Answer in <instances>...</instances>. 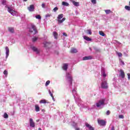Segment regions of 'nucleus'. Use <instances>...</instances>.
<instances>
[{
    "label": "nucleus",
    "instance_id": "obj_20",
    "mask_svg": "<svg viewBox=\"0 0 130 130\" xmlns=\"http://www.w3.org/2000/svg\"><path fill=\"white\" fill-rule=\"evenodd\" d=\"M53 37L55 38V39H58V34L56 31L53 32Z\"/></svg>",
    "mask_w": 130,
    "mask_h": 130
},
{
    "label": "nucleus",
    "instance_id": "obj_46",
    "mask_svg": "<svg viewBox=\"0 0 130 130\" xmlns=\"http://www.w3.org/2000/svg\"><path fill=\"white\" fill-rule=\"evenodd\" d=\"M63 36H65V37H68V35L67 34H66L65 32L63 33Z\"/></svg>",
    "mask_w": 130,
    "mask_h": 130
},
{
    "label": "nucleus",
    "instance_id": "obj_44",
    "mask_svg": "<svg viewBox=\"0 0 130 130\" xmlns=\"http://www.w3.org/2000/svg\"><path fill=\"white\" fill-rule=\"evenodd\" d=\"M42 7H43V8H45V4H42Z\"/></svg>",
    "mask_w": 130,
    "mask_h": 130
},
{
    "label": "nucleus",
    "instance_id": "obj_42",
    "mask_svg": "<svg viewBox=\"0 0 130 130\" xmlns=\"http://www.w3.org/2000/svg\"><path fill=\"white\" fill-rule=\"evenodd\" d=\"M110 114V112L109 110H108L107 112H106V115H109Z\"/></svg>",
    "mask_w": 130,
    "mask_h": 130
},
{
    "label": "nucleus",
    "instance_id": "obj_47",
    "mask_svg": "<svg viewBox=\"0 0 130 130\" xmlns=\"http://www.w3.org/2000/svg\"><path fill=\"white\" fill-rule=\"evenodd\" d=\"M111 130H115V127L114 126H112V129Z\"/></svg>",
    "mask_w": 130,
    "mask_h": 130
},
{
    "label": "nucleus",
    "instance_id": "obj_4",
    "mask_svg": "<svg viewBox=\"0 0 130 130\" xmlns=\"http://www.w3.org/2000/svg\"><path fill=\"white\" fill-rule=\"evenodd\" d=\"M105 101L104 100H101L99 101L98 103H96V107L100 108V107L105 105Z\"/></svg>",
    "mask_w": 130,
    "mask_h": 130
},
{
    "label": "nucleus",
    "instance_id": "obj_15",
    "mask_svg": "<svg viewBox=\"0 0 130 130\" xmlns=\"http://www.w3.org/2000/svg\"><path fill=\"white\" fill-rule=\"evenodd\" d=\"M7 29L11 33L13 34V33L15 32V30L14 29V27H9L7 28Z\"/></svg>",
    "mask_w": 130,
    "mask_h": 130
},
{
    "label": "nucleus",
    "instance_id": "obj_49",
    "mask_svg": "<svg viewBox=\"0 0 130 130\" xmlns=\"http://www.w3.org/2000/svg\"><path fill=\"white\" fill-rule=\"evenodd\" d=\"M27 0H23V2H27Z\"/></svg>",
    "mask_w": 130,
    "mask_h": 130
},
{
    "label": "nucleus",
    "instance_id": "obj_8",
    "mask_svg": "<svg viewBox=\"0 0 130 130\" xmlns=\"http://www.w3.org/2000/svg\"><path fill=\"white\" fill-rule=\"evenodd\" d=\"M29 126L30 127L35 128V122H34V120L32 118L29 119Z\"/></svg>",
    "mask_w": 130,
    "mask_h": 130
},
{
    "label": "nucleus",
    "instance_id": "obj_11",
    "mask_svg": "<svg viewBox=\"0 0 130 130\" xmlns=\"http://www.w3.org/2000/svg\"><path fill=\"white\" fill-rule=\"evenodd\" d=\"M93 58V57L92 56H85L83 57V60H91Z\"/></svg>",
    "mask_w": 130,
    "mask_h": 130
},
{
    "label": "nucleus",
    "instance_id": "obj_27",
    "mask_svg": "<svg viewBox=\"0 0 130 130\" xmlns=\"http://www.w3.org/2000/svg\"><path fill=\"white\" fill-rule=\"evenodd\" d=\"M8 117H9V116H8V114L6 113H5L4 114V118L5 119H8Z\"/></svg>",
    "mask_w": 130,
    "mask_h": 130
},
{
    "label": "nucleus",
    "instance_id": "obj_7",
    "mask_svg": "<svg viewBox=\"0 0 130 130\" xmlns=\"http://www.w3.org/2000/svg\"><path fill=\"white\" fill-rule=\"evenodd\" d=\"M7 11H8L9 13H10L13 16L16 15V11H14L13 9H11L10 7H7Z\"/></svg>",
    "mask_w": 130,
    "mask_h": 130
},
{
    "label": "nucleus",
    "instance_id": "obj_31",
    "mask_svg": "<svg viewBox=\"0 0 130 130\" xmlns=\"http://www.w3.org/2000/svg\"><path fill=\"white\" fill-rule=\"evenodd\" d=\"M38 39V37H34L32 38V42H35Z\"/></svg>",
    "mask_w": 130,
    "mask_h": 130
},
{
    "label": "nucleus",
    "instance_id": "obj_26",
    "mask_svg": "<svg viewBox=\"0 0 130 130\" xmlns=\"http://www.w3.org/2000/svg\"><path fill=\"white\" fill-rule=\"evenodd\" d=\"M99 34H100V36L102 37H105V34H104V32L101 31H99Z\"/></svg>",
    "mask_w": 130,
    "mask_h": 130
},
{
    "label": "nucleus",
    "instance_id": "obj_48",
    "mask_svg": "<svg viewBox=\"0 0 130 130\" xmlns=\"http://www.w3.org/2000/svg\"><path fill=\"white\" fill-rule=\"evenodd\" d=\"M75 130H80V128H76Z\"/></svg>",
    "mask_w": 130,
    "mask_h": 130
},
{
    "label": "nucleus",
    "instance_id": "obj_23",
    "mask_svg": "<svg viewBox=\"0 0 130 130\" xmlns=\"http://www.w3.org/2000/svg\"><path fill=\"white\" fill-rule=\"evenodd\" d=\"M35 110H36V112H39V111H40V107L37 104L35 105Z\"/></svg>",
    "mask_w": 130,
    "mask_h": 130
},
{
    "label": "nucleus",
    "instance_id": "obj_33",
    "mask_svg": "<svg viewBox=\"0 0 130 130\" xmlns=\"http://www.w3.org/2000/svg\"><path fill=\"white\" fill-rule=\"evenodd\" d=\"M91 2L93 5H95L96 4V0H91Z\"/></svg>",
    "mask_w": 130,
    "mask_h": 130
},
{
    "label": "nucleus",
    "instance_id": "obj_35",
    "mask_svg": "<svg viewBox=\"0 0 130 130\" xmlns=\"http://www.w3.org/2000/svg\"><path fill=\"white\" fill-rule=\"evenodd\" d=\"M117 55H118V57L122 56V54L121 53H120V52H117Z\"/></svg>",
    "mask_w": 130,
    "mask_h": 130
},
{
    "label": "nucleus",
    "instance_id": "obj_50",
    "mask_svg": "<svg viewBox=\"0 0 130 130\" xmlns=\"http://www.w3.org/2000/svg\"><path fill=\"white\" fill-rule=\"evenodd\" d=\"M39 130H42L41 128H39Z\"/></svg>",
    "mask_w": 130,
    "mask_h": 130
},
{
    "label": "nucleus",
    "instance_id": "obj_5",
    "mask_svg": "<svg viewBox=\"0 0 130 130\" xmlns=\"http://www.w3.org/2000/svg\"><path fill=\"white\" fill-rule=\"evenodd\" d=\"M101 88L105 89H107L108 88H109L107 81H104L102 83H101Z\"/></svg>",
    "mask_w": 130,
    "mask_h": 130
},
{
    "label": "nucleus",
    "instance_id": "obj_22",
    "mask_svg": "<svg viewBox=\"0 0 130 130\" xmlns=\"http://www.w3.org/2000/svg\"><path fill=\"white\" fill-rule=\"evenodd\" d=\"M105 12L106 13V14L107 15L113 13L112 11L111 10H110V9L105 10Z\"/></svg>",
    "mask_w": 130,
    "mask_h": 130
},
{
    "label": "nucleus",
    "instance_id": "obj_2",
    "mask_svg": "<svg viewBox=\"0 0 130 130\" xmlns=\"http://www.w3.org/2000/svg\"><path fill=\"white\" fill-rule=\"evenodd\" d=\"M63 14H60L58 15L57 21L58 23L61 24L63 22V21L66 20V18L65 17L63 18ZM62 18V19H61Z\"/></svg>",
    "mask_w": 130,
    "mask_h": 130
},
{
    "label": "nucleus",
    "instance_id": "obj_24",
    "mask_svg": "<svg viewBox=\"0 0 130 130\" xmlns=\"http://www.w3.org/2000/svg\"><path fill=\"white\" fill-rule=\"evenodd\" d=\"M40 104H48V102H47V101L45 100L40 101Z\"/></svg>",
    "mask_w": 130,
    "mask_h": 130
},
{
    "label": "nucleus",
    "instance_id": "obj_43",
    "mask_svg": "<svg viewBox=\"0 0 130 130\" xmlns=\"http://www.w3.org/2000/svg\"><path fill=\"white\" fill-rule=\"evenodd\" d=\"M6 1L5 0H4L3 2H2V4L4 5H6Z\"/></svg>",
    "mask_w": 130,
    "mask_h": 130
},
{
    "label": "nucleus",
    "instance_id": "obj_6",
    "mask_svg": "<svg viewBox=\"0 0 130 130\" xmlns=\"http://www.w3.org/2000/svg\"><path fill=\"white\" fill-rule=\"evenodd\" d=\"M44 45H45V47L46 48H50L52 47V43L49 41H46L44 42Z\"/></svg>",
    "mask_w": 130,
    "mask_h": 130
},
{
    "label": "nucleus",
    "instance_id": "obj_29",
    "mask_svg": "<svg viewBox=\"0 0 130 130\" xmlns=\"http://www.w3.org/2000/svg\"><path fill=\"white\" fill-rule=\"evenodd\" d=\"M125 9L127 11H130V6H125Z\"/></svg>",
    "mask_w": 130,
    "mask_h": 130
},
{
    "label": "nucleus",
    "instance_id": "obj_9",
    "mask_svg": "<svg viewBox=\"0 0 130 130\" xmlns=\"http://www.w3.org/2000/svg\"><path fill=\"white\" fill-rule=\"evenodd\" d=\"M27 9L30 12H33L35 11V6L31 5L30 6H29V7L27 8Z\"/></svg>",
    "mask_w": 130,
    "mask_h": 130
},
{
    "label": "nucleus",
    "instance_id": "obj_21",
    "mask_svg": "<svg viewBox=\"0 0 130 130\" xmlns=\"http://www.w3.org/2000/svg\"><path fill=\"white\" fill-rule=\"evenodd\" d=\"M83 39H84V40H85L87 41L88 42L92 41L91 39H90L89 37H88L87 36H84Z\"/></svg>",
    "mask_w": 130,
    "mask_h": 130
},
{
    "label": "nucleus",
    "instance_id": "obj_3",
    "mask_svg": "<svg viewBox=\"0 0 130 130\" xmlns=\"http://www.w3.org/2000/svg\"><path fill=\"white\" fill-rule=\"evenodd\" d=\"M98 123L101 126H105L106 125L107 122L105 120L98 119Z\"/></svg>",
    "mask_w": 130,
    "mask_h": 130
},
{
    "label": "nucleus",
    "instance_id": "obj_13",
    "mask_svg": "<svg viewBox=\"0 0 130 130\" xmlns=\"http://www.w3.org/2000/svg\"><path fill=\"white\" fill-rule=\"evenodd\" d=\"M6 58H8L9 55L10 54V49H9L8 47H6Z\"/></svg>",
    "mask_w": 130,
    "mask_h": 130
},
{
    "label": "nucleus",
    "instance_id": "obj_18",
    "mask_svg": "<svg viewBox=\"0 0 130 130\" xmlns=\"http://www.w3.org/2000/svg\"><path fill=\"white\" fill-rule=\"evenodd\" d=\"M71 2H72L74 6H75L76 7H79V2H75V1H73V0H72V1H71Z\"/></svg>",
    "mask_w": 130,
    "mask_h": 130
},
{
    "label": "nucleus",
    "instance_id": "obj_37",
    "mask_svg": "<svg viewBox=\"0 0 130 130\" xmlns=\"http://www.w3.org/2000/svg\"><path fill=\"white\" fill-rule=\"evenodd\" d=\"M49 94H50L51 97L53 99V94L52 93V92H51L50 90H49Z\"/></svg>",
    "mask_w": 130,
    "mask_h": 130
},
{
    "label": "nucleus",
    "instance_id": "obj_45",
    "mask_svg": "<svg viewBox=\"0 0 130 130\" xmlns=\"http://www.w3.org/2000/svg\"><path fill=\"white\" fill-rule=\"evenodd\" d=\"M127 76H128V80H130V74L129 73H128L127 74Z\"/></svg>",
    "mask_w": 130,
    "mask_h": 130
},
{
    "label": "nucleus",
    "instance_id": "obj_14",
    "mask_svg": "<svg viewBox=\"0 0 130 130\" xmlns=\"http://www.w3.org/2000/svg\"><path fill=\"white\" fill-rule=\"evenodd\" d=\"M31 49L34 52H36L37 54H39V50L36 47H31Z\"/></svg>",
    "mask_w": 130,
    "mask_h": 130
},
{
    "label": "nucleus",
    "instance_id": "obj_19",
    "mask_svg": "<svg viewBox=\"0 0 130 130\" xmlns=\"http://www.w3.org/2000/svg\"><path fill=\"white\" fill-rule=\"evenodd\" d=\"M68 63H63L62 69L63 70L67 71L68 70Z\"/></svg>",
    "mask_w": 130,
    "mask_h": 130
},
{
    "label": "nucleus",
    "instance_id": "obj_10",
    "mask_svg": "<svg viewBox=\"0 0 130 130\" xmlns=\"http://www.w3.org/2000/svg\"><path fill=\"white\" fill-rule=\"evenodd\" d=\"M120 74H119V76L121 77V78H125V73L124 72L123 70H122V69L120 70Z\"/></svg>",
    "mask_w": 130,
    "mask_h": 130
},
{
    "label": "nucleus",
    "instance_id": "obj_36",
    "mask_svg": "<svg viewBox=\"0 0 130 130\" xmlns=\"http://www.w3.org/2000/svg\"><path fill=\"white\" fill-rule=\"evenodd\" d=\"M102 75L104 77H106V73H105V71H103V73H102Z\"/></svg>",
    "mask_w": 130,
    "mask_h": 130
},
{
    "label": "nucleus",
    "instance_id": "obj_32",
    "mask_svg": "<svg viewBox=\"0 0 130 130\" xmlns=\"http://www.w3.org/2000/svg\"><path fill=\"white\" fill-rule=\"evenodd\" d=\"M3 73L4 75H6V77L8 76V71H6V70L4 71Z\"/></svg>",
    "mask_w": 130,
    "mask_h": 130
},
{
    "label": "nucleus",
    "instance_id": "obj_38",
    "mask_svg": "<svg viewBox=\"0 0 130 130\" xmlns=\"http://www.w3.org/2000/svg\"><path fill=\"white\" fill-rule=\"evenodd\" d=\"M120 63L122 64L123 66H124V65L125 64L124 61H122L121 59H120Z\"/></svg>",
    "mask_w": 130,
    "mask_h": 130
},
{
    "label": "nucleus",
    "instance_id": "obj_25",
    "mask_svg": "<svg viewBox=\"0 0 130 130\" xmlns=\"http://www.w3.org/2000/svg\"><path fill=\"white\" fill-rule=\"evenodd\" d=\"M62 5L64 6H69V4H68L67 2H62Z\"/></svg>",
    "mask_w": 130,
    "mask_h": 130
},
{
    "label": "nucleus",
    "instance_id": "obj_39",
    "mask_svg": "<svg viewBox=\"0 0 130 130\" xmlns=\"http://www.w3.org/2000/svg\"><path fill=\"white\" fill-rule=\"evenodd\" d=\"M118 117L120 119H123L124 118V116L123 115H120L119 116H118Z\"/></svg>",
    "mask_w": 130,
    "mask_h": 130
},
{
    "label": "nucleus",
    "instance_id": "obj_28",
    "mask_svg": "<svg viewBox=\"0 0 130 130\" xmlns=\"http://www.w3.org/2000/svg\"><path fill=\"white\" fill-rule=\"evenodd\" d=\"M86 34H87L88 35H92V31L90 29H88L87 30H86Z\"/></svg>",
    "mask_w": 130,
    "mask_h": 130
},
{
    "label": "nucleus",
    "instance_id": "obj_34",
    "mask_svg": "<svg viewBox=\"0 0 130 130\" xmlns=\"http://www.w3.org/2000/svg\"><path fill=\"white\" fill-rule=\"evenodd\" d=\"M36 18L38 19H41V15H36Z\"/></svg>",
    "mask_w": 130,
    "mask_h": 130
},
{
    "label": "nucleus",
    "instance_id": "obj_40",
    "mask_svg": "<svg viewBox=\"0 0 130 130\" xmlns=\"http://www.w3.org/2000/svg\"><path fill=\"white\" fill-rule=\"evenodd\" d=\"M58 8L57 7H56L55 8L53 9V11L54 12H56V11L58 10Z\"/></svg>",
    "mask_w": 130,
    "mask_h": 130
},
{
    "label": "nucleus",
    "instance_id": "obj_41",
    "mask_svg": "<svg viewBox=\"0 0 130 130\" xmlns=\"http://www.w3.org/2000/svg\"><path fill=\"white\" fill-rule=\"evenodd\" d=\"M45 17L46 18L50 17H51V14H48L46 15Z\"/></svg>",
    "mask_w": 130,
    "mask_h": 130
},
{
    "label": "nucleus",
    "instance_id": "obj_12",
    "mask_svg": "<svg viewBox=\"0 0 130 130\" xmlns=\"http://www.w3.org/2000/svg\"><path fill=\"white\" fill-rule=\"evenodd\" d=\"M85 126H86V127H88V129H89L90 130H94V128L91 125H90L87 122L85 123Z\"/></svg>",
    "mask_w": 130,
    "mask_h": 130
},
{
    "label": "nucleus",
    "instance_id": "obj_16",
    "mask_svg": "<svg viewBox=\"0 0 130 130\" xmlns=\"http://www.w3.org/2000/svg\"><path fill=\"white\" fill-rule=\"evenodd\" d=\"M70 52L71 53H76L78 52L77 49L75 48H72L71 49Z\"/></svg>",
    "mask_w": 130,
    "mask_h": 130
},
{
    "label": "nucleus",
    "instance_id": "obj_30",
    "mask_svg": "<svg viewBox=\"0 0 130 130\" xmlns=\"http://www.w3.org/2000/svg\"><path fill=\"white\" fill-rule=\"evenodd\" d=\"M50 83V80H48L46 81V83H45V86H47L49 85V84Z\"/></svg>",
    "mask_w": 130,
    "mask_h": 130
},
{
    "label": "nucleus",
    "instance_id": "obj_17",
    "mask_svg": "<svg viewBox=\"0 0 130 130\" xmlns=\"http://www.w3.org/2000/svg\"><path fill=\"white\" fill-rule=\"evenodd\" d=\"M68 80L71 84L73 83V77L72 76H67Z\"/></svg>",
    "mask_w": 130,
    "mask_h": 130
},
{
    "label": "nucleus",
    "instance_id": "obj_1",
    "mask_svg": "<svg viewBox=\"0 0 130 130\" xmlns=\"http://www.w3.org/2000/svg\"><path fill=\"white\" fill-rule=\"evenodd\" d=\"M31 28H29V32L30 33H33L34 35H36L38 33L37 28L36 27V25L33 23H31L30 24Z\"/></svg>",
    "mask_w": 130,
    "mask_h": 130
}]
</instances>
